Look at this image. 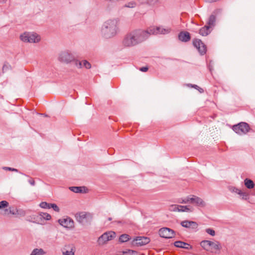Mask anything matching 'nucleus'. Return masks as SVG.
Instances as JSON below:
<instances>
[{"label":"nucleus","instance_id":"nucleus-1","mask_svg":"<svg viewBox=\"0 0 255 255\" xmlns=\"http://www.w3.org/2000/svg\"><path fill=\"white\" fill-rule=\"evenodd\" d=\"M170 30V28H164L162 26H151L146 29H135L130 32L139 44L146 41L151 35L165 34L169 33Z\"/></svg>","mask_w":255,"mask_h":255},{"label":"nucleus","instance_id":"nucleus-2","mask_svg":"<svg viewBox=\"0 0 255 255\" xmlns=\"http://www.w3.org/2000/svg\"><path fill=\"white\" fill-rule=\"evenodd\" d=\"M119 21L117 19H108L106 21L101 29V33L106 38H110L115 36L118 31Z\"/></svg>","mask_w":255,"mask_h":255},{"label":"nucleus","instance_id":"nucleus-3","mask_svg":"<svg viewBox=\"0 0 255 255\" xmlns=\"http://www.w3.org/2000/svg\"><path fill=\"white\" fill-rule=\"evenodd\" d=\"M20 39L24 42L36 43L40 41V37L36 33L24 32L20 36Z\"/></svg>","mask_w":255,"mask_h":255},{"label":"nucleus","instance_id":"nucleus-4","mask_svg":"<svg viewBox=\"0 0 255 255\" xmlns=\"http://www.w3.org/2000/svg\"><path fill=\"white\" fill-rule=\"evenodd\" d=\"M122 44L125 47H131L138 45L130 31L124 36Z\"/></svg>","mask_w":255,"mask_h":255},{"label":"nucleus","instance_id":"nucleus-5","mask_svg":"<svg viewBox=\"0 0 255 255\" xmlns=\"http://www.w3.org/2000/svg\"><path fill=\"white\" fill-rule=\"evenodd\" d=\"M58 59L61 62L68 64L74 61L75 57L69 51H64L59 53Z\"/></svg>","mask_w":255,"mask_h":255},{"label":"nucleus","instance_id":"nucleus-6","mask_svg":"<svg viewBox=\"0 0 255 255\" xmlns=\"http://www.w3.org/2000/svg\"><path fill=\"white\" fill-rule=\"evenodd\" d=\"M233 129L237 133L242 135L246 134L250 129L249 125L246 123H240L233 127Z\"/></svg>","mask_w":255,"mask_h":255},{"label":"nucleus","instance_id":"nucleus-7","mask_svg":"<svg viewBox=\"0 0 255 255\" xmlns=\"http://www.w3.org/2000/svg\"><path fill=\"white\" fill-rule=\"evenodd\" d=\"M116 237V234L114 232H108L105 233L101 236L98 240L99 245H103L107 243L108 241L113 240Z\"/></svg>","mask_w":255,"mask_h":255},{"label":"nucleus","instance_id":"nucleus-8","mask_svg":"<svg viewBox=\"0 0 255 255\" xmlns=\"http://www.w3.org/2000/svg\"><path fill=\"white\" fill-rule=\"evenodd\" d=\"M76 220L80 223L84 224L92 219V216L90 213L81 212L75 215Z\"/></svg>","mask_w":255,"mask_h":255},{"label":"nucleus","instance_id":"nucleus-9","mask_svg":"<svg viewBox=\"0 0 255 255\" xmlns=\"http://www.w3.org/2000/svg\"><path fill=\"white\" fill-rule=\"evenodd\" d=\"M159 235L161 238L170 239L174 237L175 232L168 228H162L159 230Z\"/></svg>","mask_w":255,"mask_h":255},{"label":"nucleus","instance_id":"nucleus-10","mask_svg":"<svg viewBox=\"0 0 255 255\" xmlns=\"http://www.w3.org/2000/svg\"><path fill=\"white\" fill-rule=\"evenodd\" d=\"M193 44L201 55H204L206 53L207 51L206 46L200 39H194L193 40Z\"/></svg>","mask_w":255,"mask_h":255},{"label":"nucleus","instance_id":"nucleus-11","mask_svg":"<svg viewBox=\"0 0 255 255\" xmlns=\"http://www.w3.org/2000/svg\"><path fill=\"white\" fill-rule=\"evenodd\" d=\"M59 224L65 228H72L74 226V222L73 220L67 217L65 219H59L58 220Z\"/></svg>","mask_w":255,"mask_h":255},{"label":"nucleus","instance_id":"nucleus-12","mask_svg":"<svg viewBox=\"0 0 255 255\" xmlns=\"http://www.w3.org/2000/svg\"><path fill=\"white\" fill-rule=\"evenodd\" d=\"M150 242L149 238L145 237H138L134 239L132 244L137 246H143Z\"/></svg>","mask_w":255,"mask_h":255},{"label":"nucleus","instance_id":"nucleus-13","mask_svg":"<svg viewBox=\"0 0 255 255\" xmlns=\"http://www.w3.org/2000/svg\"><path fill=\"white\" fill-rule=\"evenodd\" d=\"M190 203L201 207H204L206 206V203L202 199L195 195H191Z\"/></svg>","mask_w":255,"mask_h":255},{"label":"nucleus","instance_id":"nucleus-14","mask_svg":"<svg viewBox=\"0 0 255 255\" xmlns=\"http://www.w3.org/2000/svg\"><path fill=\"white\" fill-rule=\"evenodd\" d=\"M181 225L183 227L192 230H196L198 228V224L196 222L188 220L181 222Z\"/></svg>","mask_w":255,"mask_h":255},{"label":"nucleus","instance_id":"nucleus-15","mask_svg":"<svg viewBox=\"0 0 255 255\" xmlns=\"http://www.w3.org/2000/svg\"><path fill=\"white\" fill-rule=\"evenodd\" d=\"M178 39L184 42L189 41L191 39L190 34L187 31H181L178 34Z\"/></svg>","mask_w":255,"mask_h":255},{"label":"nucleus","instance_id":"nucleus-16","mask_svg":"<svg viewBox=\"0 0 255 255\" xmlns=\"http://www.w3.org/2000/svg\"><path fill=\"white\" fill-rule=\"evenodd\" d=\"M174 207V211H178V212H192V210L189 208L187 206H182L178 205H175Z\"/></svg>","mask_w":255,"mask_h":255},{"label":"nucleus","instance_id":"nucleus-17","mask_svg":"<svg viewBox=\"0 0 255 255\" xmlns=\"http://www.w3.org/2000/svg\"><path fill=\"white\" fill-rule=\"evenodd\" d=\"M174 245L177 248H183L187 250L191 249L192 248L191 246L189 244L179 241L175 242Z\"/></svg>","mask_w":255,"mask_h":255},{"label":"nucleus","instance_id":"nucleus-18","mask_svg":"<svg viewBox=\"0 0 255 255\" xmlns=\"http://www.w3.org/2000/svg\"><path fill=\"white\" fill-rule=\"evenodd\" d=\"M209 26L205 25L199 30V33L202 36H207L211 32V29Z\"/></svg>","mask_w":255,"mask_h":255},{"label":"nucleus","instance_id":"nucleus-19","mask_svg":"<svg viewBox=\"0 0 255 255\" xmlns=\"http://www.w3.org/2000/svg\"><path fill=\"white\" fill-rule=\"evenodd\" d=\"M211 242L210 241L204 240L200 243V245L204 250L209 251L211 248Z\"/></svg>","mask_w":255,"mask_h":255},{"label":"nucleus","instance_id":"nucleus-20","mask_svg":"<svg viewBox=\"0 0 255 255\" xmlns=\"http://www.w3.org/2000/svg\"><path fill=\"white\" fill-rule=\"evenodd\" d=\"M215 22H216V16L214 14H212L210 16L209 18L208 21L207 22V25L209 26L210 28H212V27H214L215 25Z\"/></svg>","mask_w":255,"mask_h":255},{"label":"nucleus","instance_id":"nucleus-21","mask_svg":"<svg viewBox=\"0 0 255 255\" xmlns=\"http://www.w3.org/2000/svg\"><path fill=\"white\" fill-rule=\"evenodd\" d=\"M221 249L220 244L218 242L214 243L211 242L210 250L213 253H216V251H220Z\"/></svg>","mask_w":255,"mask_h":255},{"label":"nucleus","instance_id":"nucleus-22","mask_svg":"<svg viewBox=\"0 0 255 255\" xmlns=\"http://www.w3.org/2000/svg\"><path fill=\"white\" fill-rule=\"evenodd\" d=\"M244 182L245 186L248 189H252L254 187L255 184L252 180L248 178H246Z\"/></svg>","mask_w":255,"mask_h":255},{"label":"nucleus","instance_id":"nucleus-23","mask_svg":"<svg viewBox=\"0 0 255 255\" xmlns=\"http://www.w3.org/2000/svg\"><path fill=\"white\" fill-rule=\"evenodd\" d=\"M141 3H146L150 5H154L157 4L159 0H140Z\"/></svg>","mask_w":255,"mask_h":255},{"label":"nucleus","instance_id":"nucleus-24","mask_svg":"<svg viewBox=\"0 0 255 255\" xmlns=\"http://www.w3.org/2000/svg\"><path fill=\"white\" fill-rule=\"evenodd\" d=\"M191 196L187 197L185 199L180 198L177 200V202L180 204L190 203Z\"/></svg>","mask_w":255,"mask_h":255},{"label":"nucleus","instance_id":"nucleus-25","mask_svg":"<svg viewBox=\"0 0 255 255\" xmlns=\"http://www.w3.org/2000/svg\"><path fill=\"white\" fill-rule=\"evenodd\" d=\"M130 239L129 236L127 234H123L119 238V241L121 243H124L128 241Z\"/></svg>","mask_w":255,"mask_h":255},{"label":"nucleus","instance_id":"nucleus-26","mask_svg":"<svg viewBox=\"0 0 255 255\" xmlns=\"http://www.w3.org/2000/svg\"><path fill=\"white\" fill-rule=\"evenodd\" d=\"M83 187H71L69 188L71 191L75 193H82Z\"/></svg>","mask_w":255,"mask_h":255},{"label":"nucleus","instance_id":"nucleus-27","mask_svg":"<svg viewBox=\"0 0 255 255\" xmlns=\"http://www.w3.org/2000/svg\"><path fill=\"white\" fill-rule=\"evenodd\" d=\"M37 217H39L40 218H43L46 220H49L51 218L50 215L47 213H41L37 216Z\"/></svg>","mask_w":255,"mask_h":255},{"label":"nucleus","instance_id":"nucleus-28","mask_svg":"<svg viewBox=\"0 0 255 255\" xmlns=\"http://www.w3.org/2000/svg\"><path fill=\"white\" fill-rule=\"evenodd\" d=\"M44 254L43 250L41 249H35L31 253L30 255H41Z\"/></svg>","mask_w":255,"mask_h":255},{"label":"nucleus","instance_id":"nucleus-29","mask_svg":"<svg viewBox=\"0 0 255 255\" xmlns=\"http://www.w3.org/2000/svg\"><path fill=\"white\" fill-rule=\"evenodd\" d=\"M75 65L78 68H82L83 66V61H80L78 60H76L75 59L74 61H73Z\"/></svg>","mask_w":255,"mask_h":255},{"label":"nucleus","instance_id":"nucleus-30","mask_svg":"<svg viewBox=\"0 0 255 255\" xmlns=\"http://www.w3.org/2000/svg\"><path fill=\"white\" fill-rule=\"evenodd\" d=\"M50 203H48L46 202H42L40 204L39 206L42 208L50 209Z\"/></svg>","mask_w":255,"mask_h":255},{"label":"nucleus","instance_id":"nucleus-31","mask_svg":"<svg viewBox=\"0 0 255 255\" xmlns=\"http://www.w3.org/2000/svg\"><path fill=\"white\" fill-rule=\"evenodd\" d=\"M239 195L242 197V199L247 200L249 199V194L246 192L241 191V193L239 194Z\"/></svg>","mask_w":255,"mask_h":255},{"label":"nucleus","instance_id":"nucleus-32","mask_svg":"<svg viewBox=\"0 0 255 255\" xmlns=\"http://www.w3.org/2000/svg\"><path fill=\"white\" fill-rule=\"evenodd\" d=\"M83 66L86 69H90L91 67V64L87 60H83Z\"/></svg>","mask_w":255,"mask_h":255},{"label":"nucleus","instance_id":"nucleus-33","mask_svg":"<svg viewBox=\"0 0 255 255\" xmlns=\"http://www.w3.org/2000/svg\"><path fill=\"white\" fill-rule=\"evenodd\" d=\"M8 206V203L6 201L0 202V209L7 207Z\"/></svg>","mask_w":255,"mask_h":255},{"label":"nucleus","instance_id":"nucleus-34","mask_svg":"<svg viewBox=\"0 0 255 255\" xmlns=\"http://www.w3.org/2000/svg\"><path fill=\"white\" fill-rule=\"evenodd\" d=\"M52 208L56 212H59L60 209L55 204H50V209Z\"/></svg>","mask_w":255,"mask_h":255},{"label":"nucleus","instance_id":"nucleus-35","mask_svg":"<svg viewBox=\"0 0 255 255\" xmlns=\"http://www.w3.org/2000/svg\"><path fill=\"white\" fill-rule=\"evenodd\" d=\"M206 233H207L208 234H209V235H210L212 236H214L215 235V231L210 228L207 229L206 230Z\"/></svg>","mask_w":255,"mask_h":255},{"label":"nucleus","instance_id":"nucleus-36","mask_svg":"<svg viewBox=\"0 0 255 255\" xmlns=\"http://www.w3.org/2000/svg\"><path fill=\"white\" fill-rule=\"evenodd\" d=\"M135 5H136L135 2L132 1V2H130L128 3L127 4H126V6L128 7H135Z\"/></svg>","mask_w":255,"mask_h":255},{"label":"nucleus","instance_id":"nucleus-37","mask_svg":"<svg viewBox=\"0 0 255 255\" xmlns=\"http://www.w3.org/2000/svg\"><path fill=\"white\" fill-rule=\"evenodd\" d=\"M3 169L5 170H9V171H16V172L18 171V170L15 168H13L8 167H4L3 168Z\"/></svg>","mask_w":255,"mask_h":255},{"label":"nucleus","instance_id":"nucleus-38","mask_svg":"<svg viewBox=\"0 0 255 255\" xmlns=\"http://www.w3.org/2000/svg\"><path fill=\"white\" fill-rule=\"evenodd\" d=\"M9 213L14 214V212L11 210V208H9L8 209H6L4 210L5 214H8Z\"/></svg>","mask_w":255,"mask_h":255},{"label":"nucleus","instance_id":"nucleus-39","mask_svg":"<svg viewBox=\"0 0 255 255\" xmlns=\"http://www.w3.org/2000/svg\"><path fill=\"white\" fill-rule=\"evenodd\" d=\"M241 190L236 188L235 187H233V192H235L239 195V194L241 193Z\"/></svg>","mask_w":255,"mask_h":255},{"label":"nucleus","instance_id":"nucleus-40","mask_svg":"<svg viewBox=\"0 0 255 255\" xmlns=\"http://www.w3.org/2000/svg\"><path fill=\"white\" fill-rule=\"evenodd\" d=\"M63 255H74V253L72 251H66V252H63Z\"/></svg>","mask_w":255,"mask_h":255},{"label":"nucleus","instance_id":"nucleus-41","mask_svg":"<svg viewBox=\"0 0 255 255\" xmlns=\"http://www.w3.org/2000/svg\"><path fill=\"white\" fill-rule=\"evenodd\" d=\"M10 66L7 64H4L2 67V71L4 72L5 70H7Z\"/></svg>","mask_w":255,"mask_h":255},{"label":"nucleus","instance_id":"nucleus-42","mask_svg":"<svg viewBox=\"0 0 255 255\" xmlns=\"http://www.w3.org/2000/svg\"><path fill=\"white\" fill-rule=\"evenodd\" d=\"M191 86H192V87H193V88H195V89H198V88H199V89H200V90H199V91H200L201 93H202V92H203V89H202V88H199V87L197 85H191Z\"/></svg>","mask_w":255,"mask_h":255},{"label":"nucleus","instance_id":"nucleus-43","mask_svg":"<svg viewBox=\"0 0 255 255\" xmlns=\"http://www.w3.org/2000/svg\"><path fill=\"white\" fill-rule=\"evenodd\" d=\"M28 182L32 186H34L35 185V181L34 179L32 178H31L29 180Z\"/></svg>","mask_w":255,"mask_h":255},{"label":"nucleus","instance_id":"nucleus-44","mask_svg":"<svg viewBox=\"0 0 255 255\" xmlns=\"http://www.w3.org/2000/svg\"><path fill=\"white\" fill-rule=\"evenodd\" d=\"M140 70L142 72H146L148 70V68L147 67H142L140 68Z\"/></svg>","mask_w":255,"mask_h":255}]
</instances>
